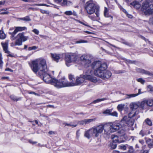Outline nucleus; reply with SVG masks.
Returning <instances> with one entry per match:
<instances>
[{"instance_id":"1","label":"nucleus","mask_w":153,"mask_h":153,"mask_svg":"<svg viewBox=\"0 0 153 153\" xmlns=\"http://www.w3.org/2000/svg\"><path fill=\"white\" fill-rule=\"evenodd\" d=\"M31 68L33 71L36 74L37 72L43 76V79L46 83L51 84L54 79L48 73L46 60L44 59H37L31 62Z\"/></svg>"},{"instance_id":"2","label":"nucleus","mask_w":153,"mask_h":153,"mask_svg":"<svg viewBox=\"0 0 153 153\" xmlns=\"http://www.w3.org/2000/svg\"><path fill=\"white\" fill-rule=\"evenodd\" d=\"M85 73V74L83 75L82 77H77L76 79L75 83L70 82V86L80 85L84 82L85 79L88 80L93 82H96L97 81V78L91 75L93 73L92 70H86Z\"/></svg>"},{"instance_id":"3","label":"nucleus","mask_w":153,"mask_h":153,"mask_svg":"<svg viewBox=\"0 0 153 153\" xmlns=\"http://www.w3.org/2000/svg\"><path fill=\"white\" fill-rule=\"evenodd\" d=\"M126 118V117H123L119 123L114 122L105 124V129L107 133V135H110L111 133L115 132L122 128L124 126L123 123Z\"/></svg>"},{"instance_id":"4","label":"nucleus","mask_w":153,"mask_h":153,"mask_svg":"<svg viewBox=\"0 0 153 153\" xmlns=\"http://www.w3.org/2000/svg\"><path fill=\"white\" fill-rule=\"evenodd\" d=\"M84 8L88 14L91 15L95 13L97 17H99V8L97 7L92 0H90L87 2L85 4Z\"/></svg>"},{"instance_id":"5","label":"nucleus","mask_w":153,"mask_h":153,"mask_svg":"<svg viewBox=\"0 0 153 153\" xmlns=\"http://www.w3.org/2000/svg\"><path fill=\"white\" fill-rule=\"evenodd\" d=\"M107 64L105 63H102L100 61H95L93 62L92 64L91 63V65L89 67L95 69L94 74L97 76L98 73V71H101L102 69H104L106 68Z\"/></svg>"},{"instance_id":"6","label":"nucleus","mask_w":153,"mask_h":153,"mask_svg":"<svg viewBox=\"0 0 153 153\" xmlns=\"http://www.w3.org/2000/svg\"><path fill=\"white\" fill-rule=\"evenodd\" d=\"M52 80L51 84L57 88L70 86V82L66 81L65 78H63L59 80L54 78Z\"/></svg>"},{"instance_id":"7","label":"nucleus","mask_w":153,"mask_h":153,"mask_svg":"<svg viewBox=\"0 0 153 153\" xmlns=\"http://www.w3.org/2000/svg\"><path fill=\"white\" fill-rule=\"evenodd\" d=\"M107 68V65H106V68L104 69H102L101 71H98L97 76L102 79H105L110 78L111 76V72L108 71L106 70Z\"/></svg>"},{"instance_id":"8","label":"nucleus","mask_w":153,"mask_h":153,"mask_svg":"<svg viewBox=\"0 0 153 153\" xmlns=\"http://www.w3.org/2000/svg\"><path fill=\"white\" fill-rule=\"evenodd\" d=\"M28 38V36L24 35V33L22 32L18 33L16 36V39L15 43V45H22V42L26 41Z\"/></svg>"},{"instance_id":"9","label":"nucleus","mask_w":153,"mask_h":153,"mask_svg":"<svg viewBox=\"0 0 153 153\" xmlns=\"http://www.w3.org/2000/svg\"><path fill=\"white\" fill-rule=\"evenodd\" d=\"M105 124L100 125L92 128L94 133V136L96 137H97L102 132L103 130H104V134L107 135V133L105 131Z\"/></svg>"},{"instance_id":"10","label":"nucleus","mask_w":153,"mask_h":153,"mask_svg":"<svg viewBox=\"0 0 153 153\" xmlns=\"http://www.w3.org/2000/svg\"><path fill=\"white\" fill-rule=\"evenodd\" d=\"M132 113H130L128 114V117L127 118L126 116L124 117H126L125 119L124 120L123 124L124 123H126L129 126H133L134 122L135 119H136L135 117L136 116V113L135 112L134 114L131 115Z\"/></svg>"},{"instance_id":"11","label":"nucleus","mask_w":153,"mask_h":153,"mask_svg":"<svg viewBox=\"0 0 153 153\" xmlns=\"http://www.w3.org/2000/svg\"><path fill=\"white\" fill-rule=\"evenodd\" d=\"M151 4L149 6V4L147 1L143 2L141 7V10L145 15H150L152 14L153 10L150 9Z\"/></svg>"},{"instance_id":"12","label":"nucleus","mask_w":153,"mask_h":153,"mask_svg":"<svg viewBox=\"0 0 153 153\" xmlns=\"http://www.w3.org/2000/svg\"><path fill=\"white\" fill-rule=\"evenodd\" d=\"M80 60L83 62L85 67L86 68V70H92L91 68H88L91 65V61L89 59L88 56L85 54L83 55L80 57Z\"/></svg>"},{"instance_id":"13","label":"nucleus","mask_w":153,"mask_h":153,"mask_svg":"<svg viewBox=\"0 0 153 153\" xmlns=\"http://www.w3.org/2000/svg\"><path fill=\"white\" fill-rule=\"evenodd\" d=\"M96 120V118L90 119H85L83 120L78 121V124L81 125H85L92 122Z\"/></svg>"},{"instance_id":"14","label":"nucleus","mask_w":153,"mask_h":153,"mask_svg":"<svg viewBox=\"0 0 153 153\" xmlns=\"http://www.w3.org/2000/svg\"><path fill=\"white\" fill-rule=\"evenodd\" d=\"M57 3L59 4L62 6H68L71 4V3L68 0H54Z\"/></svg>"},{"instance_id":"15","label":"nucleus","mask_w":153,"mask_h":153,"mask_svg":"<svg viewBox=\"0 0 153 153\" xmlns=\"http://www.w3.org/2000/svg\"><path fill=\"white\" fill-rule=\"evenodd\" d=\"M65 64L68 67L71 65V63L72 62L71 55L67 54L65 56Z\"/></svg>"},{"instance_id":"16","label":"nucleus","mask_w":153,"mask_h":153,"mask_svg":"<svg viewBox=\"0 0 153 153\" xmlns=\"http://www.w3.org/2000/svg\"><path fill=\"white\" fill-rule=\"evenodd\" d=\"M84 136L88 139H89L91 137L94 136V133L92 128L86 131L85 133Z\"/></svg>"},{"instance_id":"17","label":"nucleus","mask_w":153,"mask_h":153,"mask_svg":"<svg viewBox=\"0 0 153 153\" xmlns=\"http://www.w3.org/2000/svg\"><path fill=\"white\" fill-rule=\"evenodd\" d=\"M61 55L60 54L56 53H51V57L52 59L57 62H59V60L61 58Z\"/></svg>"},{"instance_id":"18","label":"nucleus","mask_w":153,"mask_h":153,"mask_svg":"<svg viewBox=\"0 0 153 153\" xmlns=\"http://www.w3.org/2000/svg\"><path fill=\"white\" fill-rule=\"evenodd\" d=\"M1 45L2 46L4 52L6 53L9 54L7 55V56L10 57H13V56L12 54H9L10 51H8V47L7 44L6 43H2Z\"/></svg>"},{"instance_id":"19","label":"nucleus","mask_w":153,"mask_h":153,"mask_svg":"<svg viewBox=\"0 0 153 153\" xmlns=\"http://www.w3.org/2000/svg\"><path fill=\"white\" fill-rule=\"evenodd\" d=\"M136 70L138 72L144 74L149 76H153V74L152 73L150 72L149 71H146L143 69H140L139 68H137Z\"/></svg>"},{"instance_id":"20","label":"nucleus","mask_w":153,"mask_h":153,"mask_svg":"<svg viewBox=\"0 0 153 153\" xmlns=\"http://www.w3.org/2000/svg\"><path fill=\"white\" fill-rule=\"evenodd\" d=\"M111 138L112 142L114 143H120L122 142V140H119V137L117 136L114 134L111 136Z\"/></svg>"},{"instance_id":"21","label":"nucleus","mask_w":153,"mask_h":153,"mask_svg":"<svg viewBox=\"0 0 153 153\" xmlns=\"http://www.w3.org/2000/svg\"><path fill=\"white\" fill-rule=\"evenodd\" d=\"M14 28V30L17 33L19 31H22L26 30L27 29L25 27H15Z\"/></svg>"},{"instance_id":"22","label":"nucleus","mask_w":153,"mask_h":153,"mask_svg":"<svg viewBox=\"0 0 153 153\" xmlns=\"http://www.w3.org/2000/svg\"><path fill=\"white\" fill-rule=\"evenodd\" d=\"M131 5L133 6L134 8L136 9H139L141 7V5L138 2L134 1L131 3Z\"/></svg>"},{"instance_id":"23","label":"nucleus","mask_w":153,"mask_h":153,"mask_svg":"<svg viewBox=\"0 0 153 153\" xmlns=\"http://www.w3.org/2000/svg\"><path fill=\"white\" fill-rule=\"evenodd\" d=\"M63 124L65 126H71L72 128L75 127L77 126V124L75 123V122H74L73 123H64Z\"/></svg>"},{"instance_id":"24","label":"nucleus","mask_w":153,"mask_h":153,"mask_svg":"<svg viewBox=\"0 0 153 153\" xmlns=\"http://www.w3.org/2000/svg\"><path fill=\"white\" fill-rule=\"evenodd\" d=\"M9 33L11 35L10 38L11 40H14L16 39V36L15 37V36L17 33L15 30L13 32H9Z\"/></svg>"},{"instance_id":"25","label":"nucleus","mask_w":153,"mask_h":153,"mask_svg":"<svg viewBox=\"0 0 153 153\" xmlns=\"http://www.w3.org/2000/svg\"><path fill=\"white\" fill-rule=\"evenodd\" d=\"M130 107L132 109H135L138 108V105L135 103L132 102L130 104Z\"/></svg>"},{"instance_id":"26","label":"nucleus","mask_w":153,"mask_h":153,"mask_svg":"<svg viewBox=\"0 0 153 153\" xmlns=\"http://www.w3.org/2000/svg\"><path fill=\"white\" fill-rule=\"evenodd\" d=\"M108 10L107 8L106 7H105V10L104 11V15L105 17H110L111 20H112L113 18V16H109L108 13Z\"/></svg>"},{"instance_id":"27","label":"nucleus","mask_w":153,"mask_h":153,"mask_svg":"<svg viewBox=\"0 0 153 153\" xmlns=\"http://www.w3.org/2000/svg\"><path fill=\"white\" fill-rule=\"evenodd\" d=\"M71 55L72 61L74 62H76L78 58V56L74 53L71 54Z\"/></svg>"},{"instance_id":"28","label":"nucleus","mask_w":153,"mask_h":153,"mask_svg":"<svg viewBox=\"0 0 153 153\" xmlns=\"http://www.w3.org/2000/svg\"><path fill=\"white\" fill-rule=\"evenodd\" d=\"M147 105L149 106H152L153 105V100L152 99H149L147 100H146Z\"/></svg>"},{"instance_id":"29","label":"nucleus","mask_w":153,"mask_h":153,"mask_svg":"<svg viewBox=\"0 0 153 153\" xmlns=\"http://www.w3.org/2000/svg\"><path fill=\"white\" fill-rule=\"evenodd\" d=\"M20 20H22L26 22L30 21L31 20L29 16H26L24 18H21L19 19Z\"/></svg>"},{"instance_id":"30","label":"nucleus","mask_w":153,"mask_h":153,"mask_svg":"<svg viewBox=\"0 0 153 153\" xmlns=\"http://www.w3.org/2000/svg\"><path fill=\"white\" fill-rule=\"evenodd\" d=\"M6 37V35L4 33L3 31L0 30V39H4Z\"/></svg>"},{"instance_id":"31","label":"nucleus","mask_w":153,"mask_h":153,"mask_svg":"<svg viewBox=\"0 0 153 153\" xmlns=\"http://www.w3.org/2000/svg\"><path fill=\"white\" fill-rule=\"evenodd\" d=\"M146 105H147L146 100L142 101L140 105V106L142 109H143L145 107Z\"/></svg>"},{"instance_id":"32","label":"nucleus","mask_w":153,"mask_h":153,"mask_svg":"<svg viewBox=\"0 0 153 153\" xmlns=\"http://www.w3.org/2000/svg\"><path fill=\"white\" fill-rule=\"evenodd\" d=\"M106 99L105 98L102 99H98L94 100L91 103H96L101 101L105 100Z\"/></svg>"},{"instance_id":"33","label":"nucleus","mask_w":153,"mask_h":153,"mask_svg":"<svg viewBox=\"0 0 153 153\" xmlns=\"http://www.w3.org/2000/svg\"><path fill=\"white\" fill-rule=\"evenodd\" d=\"M126 95L127 96L126 97V99H129L132 97H134L137 96V94H126Z\"/></svg>"},{"instance_id":"34","label":"nucleus","mask_w":153,"mask_h":153,"mask_svg":"<svg viewBox=\"0 0 153 153\" xmlns=\"http://www.w3.org/2000/svg\"><path fill=\"white\" fill-rule=\"evenodd\" d=\"M124 106H125L124 104H119L117 106V108L119 111H122L123 109L124 108Z\"/></svg>"},{"instance_id":"35","label":"nucleus","mask_w":153,"mask_h":153,"mask_svg":"<svg viewBox=\"0 0 153 153\" xmlns=\"http://www.w3.org/2000/svg\"><path fill=\"white\" fill-rule=\"evenodd\" d=\"M11 99L14 101H17L19 100H21V98H17L16 96L13 95H12L10 96Z\"/></svg>"},{"instance_id":"36","label":"nucleus","mask_w":153,"mask_h":153,"mask_svg":"<svg viewBox=\"0 0 153 153\" xmlns=\"http://www.w3.org/2000/svg\"><path fill=\"white\" fill-rule=\"evenodd\" d=\"M111 110L110 109H107L103 112V114L107 115H110L111 112Z\"/></svg>"},{"instance_id":"37","label":"nucleus","mask_w":153,"mask_h":153,"mask_svg":"<svg viewBox=\"0 0 153 153\" xmlns=\"http://www.w3.org/2000/svg\"><path fill=\"white\" fill-rule=\"evenodd\" d=\"M146 123L149 126L152 125V122L149 119L147 118L145 120Z\"/></svg>"},{"instance_id":"38","label":"nucleus","mask_w":153,"mask_h":153,"mask_svg":"<svg viewBox=\"0 0 153 153\" xmlns=\"http://www.w3.org/2000/svg\"><path fill=\"white\" fill-rule=\"evenodd\" d=\"M119 149H120L123 150H126V146L124 145H121L118 146Z\"/></svg>"},{"instance_id":"39","label":"nucleus","mask_w":153,"mask_h":153,"mask_svg":"<svg viewBox=\"0 0 153 153\" xmlns=\"http://www.w3.org/2000/svg\"><path fill=\"white\" fill-rule=\"evenodd\" d=\"M118 133L120 134V136H123L125 134V131L123 129H122L121 131H119Z\"/></svg>"},{"instance_id":"40","label":"nucleus","mask_w":153,"mask_h":153,"mask_svg":"<svg viewBox=\"0 0 153 153\" xmlns=\"http://www.w3.org/2000/svg\"><path fill=\"white\" fill-rule=\"evenodd\" d=\"M65 15L70 16L73 15V12L71 11H67L64 13Z\"/></svg>"},{"instance_id":"41","label":"nucleus","mask_w":153,"mask_h":153,"mask_svg":"<svg viewBox=\"0 0 153 153\" xmlns=\"http://www.w3.org/2000/svg\"><path fill=\"white\" fill-rule=\"evenodd\" d=\"M137 80L138 82H140L142 84H143L145 82V81L141 78L137 79Z\"/></svg>"},{"instance_id":"42","label":"nucleus","mask_w":153,"mask_h":153,"mask_svg":"<svg viewBox=\"0 0 153 153\" xmlns=\"http://www.w3.org/2000/svg\"><path fill=\"white\" fill-rule=\"evenodd\" d=\"M117 113L116 111H114L113 112H111V114L110 115L112 116H115L117 117Z\"/></svg>"},{"instance_id":"43","label":"nucleus","mask_w":153,"mask_h":153,"mask_svg":"<svg viewBox=\"0 0 153 153\" xmlns=\"http://www.w3.org/2000/svg\"><path fill=\"white\" fill-rule=\"evenodd\" d=\"M32 31L37 35H38L39 33V31L36 29H33L32 30Z\"/></svg>"},{"instance_id":"44","label":"nucleus","mask_w":153,"mask_h":153,"mask_svg":"<svg viewBox=\"0 0 153 153\" xmlns=\"http://www.w3.org/2000/svg\"><path fill=\"white\" fill-rule=\"evenodd\" d=\"M116 143H113L111 145V147L112 149H114L116 148L117 147V144Z\"/></svg>"},{"instance_id":"45","label":"nucleus","mask_w":153,"mask_h":153,"mask_svg":"<svg viewBox=\"0 0 153 153\" xmlns=\"http://www.w3.org/2000/svg\"><path fill=\"white\" fill-rule=\"evenodd\" d=\"M149 23L150 24L153 25V16L150 18Z\"/></svg>"},{"instance_id":"46","label":"nucleus","mask_w":153,"mask_h":153,"mask_svg":"<svg viewBox=\"0 0 153 153\" xmlns=\"http://www.w3.org/2000/svg\"><path fill=\"white\" fill-rule=\"evenodd\" d=\"M3 62L2 61V58L0 57V68H1L3 65Z\"/></svg>"},{"instance_id":"47","label":"nucleus","mask_w":153,"mask_h":153,"mask_svg":"<svg viewBox=\"0 0 153 153\" xmlns=\"http://www.w3.org/2000/svg\"><path fill=\"white\" fill-rule=\"evenodd\" d=\"M69 79L70 80H71L72 81H74V80H75V79L74 78L73 76L72 75H69Z\"/></svg>"},{"instance_id":"48","label":"nucleus","mask_w":153,"mask_h":153,"mask_svg":"<svg viewBox=\"0 0 153 153\" xmlns=\"http://www.w3.org/2000/svg\"><path fill=\"white\" fill-rule=\"evenodd\" d=\"M79 130L77 131L76 133V137L77 139H78L79 137L80 133H79Z\"/></svg>"},{"instance_id":"49","label":"nucleus","mask_w":153,"mask_h":153,"mask_svg":"<svg viewBox=\"0 0 153 153\" xmlns=\"http://www.w3.org/2000/svg\"><path fill=\"white\" fill-rule=\"evenodd\" d=\"M127 62H128L129 63L131 64H135L136 63V61H131L129 60H128L127 61Z\"/></svg>"},{"instance_id":"50","label":"nucleus","mask_w":153,"mask_h":153,"mask_svg":"<svg viewBox=\"0 0 153 153\" xmlns=\"http://www.w3.org/2000/svg\"><path fill=\"white\" fill-rule=\"evenodd\" d=\"M41 12L42 13L48 14L49 13L47 11L42 10H41Z\"/></svg>"},{"instance_id":"51","label":"nucleus","mask_w":153,"mask_h":153,"mask_svg":"<svg viewBox=\"0 0 153 153\" xmlns=\"http://www.w3.org/2000/svg\"><path fill=\"white\" fill-rule=\"evenodd\" d=\"M89 18L91 19L92 20L94 21L96 19V17L95 16H89Z\"/></svg>"},{"instance_id":"52","label":"nucleus","mask_w":153,"mask_h":153,"mask_svg":"<svg viewBox=\"0 0 153 153\" xmlns=\"http://www.w3.org/2000/svg\"><path fill=\"white\" fill-rule=\"evenodd\" d=\"M9 12L8 11H5V12H1L0 14H1L2 15H6Z\"/></svg>"},{"instance_id":"53","label":"nucleus","mask_w":153,"mask_h":153,"mask_svg":"<svg viewBox=\"0 0 153 153\" xmlns=\"http://www.w3.org/2000/svg\"><path fill=\"white\" fill-rule=\"evenodd\" d=\"M140 134L141 135L142 137L143 136L145 135V134L144 131L143 130H141L140 132Z\"/></svg>"},{"instance_id":"54","label":"nucleus","mask_w":153,"mask_h":153,"mask_svg":"<svg viewBox=\"0 0 153 153\" xmlns=\"http://www.w3.org/2000/svg\"><path fill=\"white\" fill-rule=\"evenodd\" d=\"M29 141L30 143L32 144H35L37 143V142H35V141L33 142L31 140H29Z\"/></svg>"},{"instance_id":"55","label":"nucleus","mask_w":153,"mask_h":153,"mask_svg":"<svg viewBox=\"0 0 153 153\" xmlns=\"http://www.w3.org/2000/svg\"><path fill=\"white\" fill-rule=\"evenodd\" d=\"M35 5L37 6H48V5L45 4H35Z\"/></svg>"},{"instance_id":"56","label":"nucleus","mask_w":153,"mask_h":153,"mask_svg":"<svg viewBox=\"0 0 153 153\" xmlns=\"http://www.w3.org/2000/svg\"><path fill=\"white\" fill-rule=\"evenodd\" d=\"M5 3V1H0V6L4 5Z\"/></svg>"},{"instance_id":"57","label":"nucleus","mask_w":153,"mask_h":153,"mask_svg":"<svg viewBox=\"0 0 153 153\" xmlns=\"http://www.w3.org/2000/svg\"><path fill=\"white\" fill-rule=\"evenodd\" d=\"M5 70L7 71H10V72H13V71L12 69H10L9 68H6L5 69Z\"/></svg>"},{"instance_id":"58","label":"nucleus","mask_w":153,"mask_h":153,"mask_svg":"<svg viewBox=\"0 0 153 153\" xmlns=\"http://www.w3.org/2000/svg\"><path fill=\"white\" fill-rule=\"evenodd\" d=\"M141 94V90L140 89H139L138 93L137 94H137V96H138V95H139V94Z\"/></svg>"},{"instance_id":"59","label":"nucleus","mask_w":153,"mask_h":153,"mask_svg":"<svg viewBox=\"0 0 153 153\" xmlns=\"http://www.w3.org/2000/svg\"><path fill=\"white\" fill-rule=\"evenodd\" d=\"M127 15L128 17V18H131H131H132L133 16H132L131 15H128V14H127Z\"/></svg>"},{"instance_id":"60","label":"nucleus","mask_w":153,"mask_h":153,"mask_svg":"<svg viewBox=\"0 0 153 153\" xmlns=\"http://www.w3.org/2000/svg\"><path fill=\"white\" fill-rule=\"evenodd\" d=\"M147 2H148V3L149 4V3H152L153 2V0H147Z\"/></svg>"},{"instance_id":"61","label":"nucleus","mask_w":153,"mask_h":153,"mask_svg":"<svg viewBox=\"0 0 153 153\" xmlns=\"http://www.w3.org/2000/svg\"><path fill=\"white\" fill-rule=\"evenodd\" d=\"M84 41H77L76 42V43H80L83 42Z\"/></svg>"},{"instance_id":"62","label":"nucleus","mask_w":153,"mask_h":153,"mask_svg":"<svg viewBox=\"0 0 153 153\" xmlns=\"http://www.w3.org/2000/svg\"><path fill=\"white\" fill-rule=\"evenodd\" d=\"M85 32L86 33H87L88 34H92L93 33H92V32H89V31H85Z\"/></svg>"},{"instance_id":"63","label":"nucleus","mask_w":153,"mask_h":153,"mask_svg":"<svg viewBox=\"0 0 153 153\" xmlns=\"http://www.w3.org/2000/svg\"><path fill=\"white\" fill-rule=\"evenodd\" d=\"M149 151L147 150H144L143 153H148Z\"/></svg>"},{"instance_id":"64","label":"nucleus","mask_w":153,"mask_h":153,"mask_svg":"<svg viewBox=\"0 0 153 153\" xmlns=\"http://www.w3.org/2000/svg\"><path fill=\"white\" fill-rule=\"evenodd\" d=\"M150 9H152L153 10L152 13H153V4H151V7Z\"/></svg>"}]
</instances>
